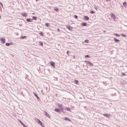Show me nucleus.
I'll list each match as a JSON object with an SVG mask.
<instances>
[{"label": "nucleus", "instance_id": "obj_1", "mask_svg": "<svg viewBox=\"0 0 127 127\" xmlns=\"http://www.w3.org/2000/svg\"><path fill=\"white\" fill-rule=\"evenodd\" d=\"M66 27L67 28L68 30H70V31H72L73 29V27H71L70 25H66Z\"/></svg>", "mask_w": 127, "mask_h": 127}, {"label": "nucleus", "instance_id": "obj_2", "mask_svg": "<svg viewBox=\"0 0 127 127\" xmlns=\"http://www.w3.org/2000/svg\"><path fill=\"white\" fill-rule=\"evenodd\" d=\"M18 121L19 122V123L21 124V125H22V126H23V127H26V125H25L24 123H23V122L21 121V120H20V119H18Z\"/></svg>", "mask_w": 127, "mask_h": 127}, {"label": "nucleus", "instance_id": "obj_3", "mask_svg": "<svg viewBox=\"0 0 127 127\" xmlns=\"http://www.w3.org/2000/svg\"><path fill=\"white\" fill-rule=\"evenodd\" d=\"M0 41L2 44H4L5 43V39L4 38H1Z\"/></svg>", "mask_w": 127, "mask_h": 127}, {"label": "nucleus", "instance_id": "obj_4", "mask_svg": "<svg viewBox=\"0 0 127 127\" xmlns=\"http://www.w3.org/2000/svg\"><path fill=\"white\" fill-rule=\"evenodd\" d=\"M111 18H113L114 20H116V16L115 15V14L114 13H111Z\"/></svg>", "mask_w": 127, "mask_h": 127}, {"label": "nucleus", "instance_id": "obj_5", "mask_svg": "<svg viewBox=\"0 0 127 127\" xmlns=\"http://www.w3.org/2000/svg\"><path fill=\"white\" fill-rule=\"evenodd\" d=\"M87 64H88V65H89V66H93V64L92 63H91V62L89 61H86Z\"/></svg>", "mask_w": 127, "mask_h": 127}, {"label": "nucleus", "instance_id": "obj_6", "mask_svg": "<svg viewBox=\"0 0 127 127\" xmlns=\"http://www.w3.org/2000/svg\"><path fill=\"white\" fill-rule=\"evenodd\" d=\"M50 64L52 66H53V67H54V68H55V63L51 62Z\"/></svg>", "mask_w": 127, "mask_h": 127}, {"label": "nucleus", "instance_id": "obj_7", "mask_svg": "<svg viewBox=\"0 0 127 127\" xmlns=\"http://www.w3.org/2000/svg\"><path fill=\"white\" fill-rule=\"evenodd\" d=\"M45 116H46V117L50 119L51 118L50 115L49 114H48L47 112H45Z\"/></svg>", "mask_w": 127, "mask_h": 127}, {"label": "nucleus", "instance_id": "obj_8", "mask_svg": "<svg viewBox=\"0 0 127 127\" xmlns=\"http://www.w3.org/2000/svg\"><path fill=\"white\" fill-rule=\"evenodd\" d=\"M22 16H24V17H26L27 16V14L26 13H23L21 14Z\"/></svg>", "mask_w": 127, "mask_h": 127}, {"label": "nucleus", "instance_id": "obj_9", "mask_svg": "<svg viewBox=\"0 0 127 127\" xmlns=\"http://www.w3.org/2000/svg\"><path fill=\"white\" fill-rule=\"evenodd\" d=\"M58 107L59 108H60V109H61L62 111H63V107L62 106V105L59 104Z\"/></svg>", "mask_w": 127, "mask_h": 127}, {"label": "nucleus", "instance_id": "obj_10", "mask_svg": "<svg viewBox=\"0 0 127 127\" xmlns=\"http://www.w3.org/2000/svg\"><path fill=\"white\" fill-rule=\"evenodd\" d=\"M81 25H82V26H87V23L86 22L82 23Z\"/></svg>", "mask_w": 127, "mask_h": 127}, {"label": "nucleus", "instance_id": "obj_11", "mask_svg": "<svg viewBox=\"0 0 127 127\" xmlns=\"http://www.w3.org/2000/svg\"><path fill=\"white\" fill-rule=\"evenodd\" d=\"M26 21L28 22H32V19H27Z\"/></svg>", "mask_w": 127, "mask_h": 127}, {"label": "nucleus", "instance_id": "obj_12", "mask_svg": "<svg viewBox=\"0 0 127 127\" xmlns=\"http://www.w3.org/2000/svg\"><path fill=\"white\" fill-rule=\"evenodd\" d=\"M84 17L85 20H89V17H88L87 16H84Z\"/></svg>", "mask_w": 127, "mask_h": 127}, {"label": "nucleus", "instance_id": "obj_13", "mask_svg": "<svg viewBox=\"0 0 127 127\" xmlns=\"http://www.w3.org/2000/svg\"><path fill=\"white\" fill-rule=\"evenodd\" d=\"M34 95L37 97V99H39V97H38V96L37 95V94H36L35 92L33 93Z\"/></svg>", "mask_w": 127, "mask_h": 127}, {"label": "nucleus", "instance_id": "obj_14", "mask_svg": "<svg viewBox=\"0 0 127 127\" xmlns=\"http://www.w3.org/2000/svg\"><path fill=\"white\" fill-rule=\"evenodd\" d=\"M103 116H106L107 117V118H110L111 117V115H109V114H103Z\"/></svg>", "mask_w": 127, "mask_h": 127}, {"label": "nucleus", "instance_id": "obj_15", "mask_svg": "<svg viewBox=\"0 0 127 127\" xmlns=\"http://www.w3.org/2000/svg\"><path fill=\"white\" fill-rule=\"evenodd\" d=\"M64 120H65V121H69V122H71V120L69 119L67 117H64Z\"/></svg>", "mask_w": 127, "mask_h": 127}, {"label": "nucleus", "instance_id": "obj_16", "mask_svg": "<svg viewBox=\"0 0 127 127\" xmlns=\"http://www.w3.org/2000/svg\"><path fill=\"white\" fill-rule=\"evenodd\" d=\"M55 111H56V112H57L58 113H60V112H61V111L60 109H55Z\"/></svg>", "mask_w": 127, "mask_h": 127}, {"label": "nucleus", "instance_id": "obj_17", "mask_svg": "<svg viewBox=\"0 0 127 127\" xmlns=\"http://www.w3.org/2000/svg\"><path fill=\"white\" fill-rule=\"evenodd\" d=\"M35 122L36 123H37V124H39V122H40V120H39L38 119H35Z\"/></svg>", "mask_w": 127, "mask_h": 127}, {"label": "nucleus", "instance_id": "obj_18", "mask_svg": "<svg viewBox=\"0 0 127 127\" xmlns=\"http://www.w3.org/2000/svg\"><path fill=\"white\" fill-rule=\"evenodd\" d=\"M123 4H124V6L125 7H127V2H124L123 3Z\"/></svg>", "mask_w": 127, "mask_h": 127}, {"label": "nucleus", "instance_id": "obj_19", "mask_svg": "<svg viewBox=\"0 0 127 127\" xmlns=\"http://www.w3.org/2000/svg\"><path fill=\"white\" fill-rule=\"evenodd\" d=\"M114 40L116 42H120V40L119 39H118L114 38Z\"/></svg>", "mask_w": 127, "mask_h": 127}, {"label": "nucleus", "instance_id": "obj_20", "mask_svg": "<svg viewBox=\"0 0 127 127\" xmlns=\"http://www.w3.org/2000/svg\"><path fill=\"white\" fill-rule=\"evenodd\" d=\"M33 19L34 20H37V17L36 16H33Z\"/></svg>", "mask_w": 127, "mask_h": 127}, {"label": "nucleus", "instance_id": "obj_21", "mask_svg": "<svg viewBox=\"0 0 127 127\" xmlns=\"http://www.w3.org/2000/svg\"><path fill=\"white\" fill-rule=\"evenodd\" d=\"M24 38H26V36L21 37V39H24Z\"/></svg>", "mask_w": 127, "mask_h": 127}, {"label": "nucleus", "instance_id": "obj_22", "mask_svg": "<svg viewBox=\"0 0 127 127\" xmlns=\"http://www.w3.org/2000/svg\"><path fill=\"white\" fill-rule=\"evenodd\" d=\"M40 35H41L42 36H44V34H43V32H40Z\"/></svg>", "mask_w": 127, "mask_h": 127}, {"label": "nucleus", "instance_id": "obj_23", "mask_svg": "<svg viewBox=\"0 0 127 127\" xmlns=\"http://www.w3.org/2000/svg\"><path fill=\"white\" fill-rule=\"evenodd\" d=\"M65 110L68 112H70V108H66Z\"/></svg>", "mask_w": 127, "mask_h": 127}, {"label": "nucleus", "instance_id": "obj_24", "mask_svg": "<svg viewBox=\"0 0 127 127\" xmlns=\"http://www.w3.org/2000/svg\"><path fill=\"white\" fill-rule=\"evenodd\" d=\"M39 125H40V126H41V127H43V125H42V122H41V121H39Z\"/></svg>", "mask_w": 127, "mask_h": 127}, {"label": "nucleus", "instance_id": "obj_25", "mask_svg": "<svg viewBox=\"0 0 127 127\" xmlns=\"http://www.w3.org/2000/svg\"><path fill=\"white\" fill-rule=\"evenodd\" d=\"M54 10L56 11H59V9L58 8H54Z\"/></svg>", "mask_w": 127, "mask_h": 127}, {"label": "nucleus", "instance_id": "obj_26", "mask_svg": "<svg viewBox=\"0 0 127 127\" xmlns=\"http://www.w3.org/2000/svg\"><path fill=\"white\" fill-rule=\"evenodd\" d=\"M9 45H10V43H6V46H9Z\"/></svg>", "mask_w": 127, "mask_h": 127}, {"label": "nucleus", "instance_id": "obj_27", "mask_svg": "<svg viewBox=\"0 0 127 127\" xmlns=\"http://www.w3.org/2000/svg\"><path fill=\"white\" fill-rule=\"evenodd\" d=\"M74 82L75 83V84H78L79 83V81H78V80H75Z\"/></svg>", "mask_w": 127, "mask_h": 127}, {"label": "nucleus", "instance_id": "obj_28", "mask_svg": "<svg viewBox=\"0 0 127 127\" xmlns=\"http://www.w3.org/2000/svg\"><path fill=\"white\" fill-rule=\"evenodd\" d=\"M94 8H95V9H96V10H98V7H97V6L95 5V6H94Z\"/></svg>", "mask_w": 127, "mask_h": 127}, {"label": "nucleus", "instance_id": "obj_29", "mask_svg": "<svg viewBox=\"0 0 127 127\" xmlns=\"http://www.w3.org/2000/svg\"><path fill=\"white\" fill-rule=\"evenodd\" d=\"M85 58H90V57L89 56V55H86L85 56Z\"/></svg>", "mask_w": 127, "mask_h": 127}, {"label": "nucleus", "instance_id": "obj_30", "mask_svg": "<svg viewBox=\"0 0 127 127\" xmlns=\"http://www.w3.org/2000/svg\"><path fill=\"white\" fill-rule=\"evenodd\" d=\"M40 44L41 45V46H43V43H42V42H40Z\"/></svg>", "mask_w": 127, "mask_h": 127}, {"label": "nucleus", "instance_id": "obj_31", "mask_svg": "<svg viewBox=\"0 0 127 127\" xmlns=\"http://www.w3.org/2000/svg\"><path fill=\"white\" fill-rule=\"evenodd\" d=\"M114 35H116V36H121V35H119L118 34H114Z\"/></svg>", "mask_w": 127, "mask_h": 127}, {"label": "nucleus", "instance_id": "obj_32", "mask_svg": "<svg viewBox=\"0 0 127 127\" xmlns=\"http://www.w3.org/2000/svg\"><path fill=\"white\" fill-rule=\"evenodd\" d=\"M122 36L123 37H126L127 36V35L124 34H122Z\"/></svg>", "mask_w": 127, "mask_h": 127}, {"label": "nucleus", "instance_id": "obj_33", "mask_svg": "<svg viewBox=\"0 0 127 127\" xmlns=\"http://www.w3.org/2000/svg\"><path fill=\"white\" fill-rule=\"evenodd\" d=\"M90 13H92V14H94V13H95V11H91L90 12Z\"/></svg>", "mask_w": 127, "mask_h": 127}, {"label": "nucleus", "instance_id": "obj_34", "mask_svg": "<svg viewBox=\"0 0 127 127\" xmlns=\"http://www.w3.org/2000/svg\"><path fill=\"white\" fill-rule=\"evenodd\" d=\"M45 25H46V26L48 27V25H49V23H46Z\"/></svg>", "mask_w": 127, "mask_h": 127}, {"label": "nucleus", "instance_id": "obj_35", "mask_svg": "<svg viewBox=\"0 0 127 127\" xmlns=\"http://www.w3.org/2000/svg\"><path fill=\"white\" fill-rule=\"evenodd\" d=\"M74 18H76V19L78 18V16L75 15H74Z\"/></svg>", "mask_w": 127, "mask_h": 127}, {"label": "nucleus", "instance_id": "obj_36", "mask_svg": "<svg viewBox=\"0 0 127 127\" xmlns=\"http://www.w3.org/2000/svg\"><path fill=\"white\" fill-rule=\"evenodd\" d=\"M0 4L1 5L2 7H3V5H2V3L0 2Z\"/></svg>", "mask_w": 127, "mask_h": 127}, {"label": "nucleus", "instance_id": "obj_37", "mask_svg": "<svg viewBox=\"0 0 127 127\" xmlns=\"http://www.w3.org/2000/svg\"><path fill=\"white\" fill-rule=\"evenodd\" d=\"M88 40H85V42H86V43H88Z\"/></svg>", "mask_w": 127, "mask_h": 127}, {"label": "nucleus", "instance_id": "obj_38", "mask_svg": "<svg viewBox=\"0 0 127 127\" xmlns=\"http://www.w3.org/2000/svg\"><path fill=\"white\" fill-rule=\"evenodd\" d=\"M122 75H123V76H126V73H122Z\"/></svg>", "mask_w": 127, "mask_h": 127}, {"label": "nucleus", "instance_id": "obj_39", "mask_svg": "<svg viewBox=\"0 0 127 127\" xmlns=\"http://www.w3.org/2000/svg\"><path fill=\"white\" fill-rule=\"evenodd\" d=\"M41 93H42V94L43 95H44V94L43 93V90H42L41 91Z\"/></svg>", "mask_w": 127, "mask_h": 127}, {"label": "nucleus", "instance_id": "obj_40", "mask_svg": "<svg viewBox=\"0 0 127 127\" xmlns=\"http://www.w3.org/2000/svg\"><path fill=\"white\" fill-rule=\"evenodd\" d=\"M66 54L69 55V51H67V52H66Z\"/></svg>", "mask_w": 127, "mask_h": 127}, {"label": "nucleus", "instance_id": "obj_41", "mask_svg": "<svg viewBox=\"0 0 127 127\" xmlns=\"http://www.w3.org/2000/svg\"><path fill=\"white\" fill-rule=\"evenodd\" d=\"M58 31H60V29L59 28H58Z\"/></svg>", "mask_w": 127, "mask_h": 127}, {"label": "nucleus", "instance_id": "obj_42", "mask_svg": "<svg viewBox=\"0 0 127 127\" xmlns=\"http://www.w3.org/2000/svg\"><path fill=\"white\" fill-rule=\"evenodd\" d=\"M0 19H1V16L0 15Z\"/></svg>", "mask_w": 127, "mask_h": 127}, {"label": "nucleus", "instance_id": "obj_43", "mask_svg": "<svg viewBox=\"0 0 127 127\" xmlns=\"http://www.w3.org/2000/svg\"><path fill=\"white\" fill-rule=\"evenodd\" d=\"M32 14H35V13H33Z\"/></svg>", "mask_w": 127, "mask_h": 127}, {"label": "nucleus", "instance_id": "obj_44", "mask_svg": "<svg viewBox=\"0 0 127 127\" xmlns=\"http://www.w3.org/2000/svg\"><path fill=\"white\" fill-rule=\"evenodd\" d=\"M104 33H106V31H104Z\"/></svg>", "mask_w": 127, "mask_h": 127}, {"label": "nucleus", "instance_id": "obj_45", "mask_svg": "<svg viewBox=\"0 0 127 127\" xmlns=\"http://www.w3.org/2000/svg\"><path fill=\"white\" fill-rule=\"evenodd\" d=\"M107 0V1H108L109 0Z\"/></svg>", "mask_w": 127, "mask_h": 127}]
</instances>
